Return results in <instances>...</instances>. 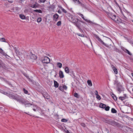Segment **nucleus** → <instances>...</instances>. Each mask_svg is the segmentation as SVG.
Masks as SVG:
<instances>
[{"instance_id":"42","label":"nucleus","mask_w":133,"mask_h":133,"mask_svg":"<svg viewBox=\"0 0 133 133\" xmlns=\"http://www.w3.org/2000/svg\"><path fill=\"white\" fill-rule=\"evenodd\" d=\"M78 94L77 93L75 92L74 94V96L76 97H78Z\"/></svg>"},{"instance_id":"55","label":"nucleus","mask_w":133,"mask_h":133,"mask_svg":"<svg viewBox=\"0 0 133 133\" xmlns=\"http://www.w3.org/2000/svg\"><path fill=\"white\" fill-rule=\"evenodd\" d=\"M57 75V74L56 73V75H55V76H55V77H56V75Z\"/></svg>"},{"instance_id":"20","label":"nucleus","mask_w":133,"mask_h":133,"mask_svg":"<svg viewBox=\"0 0 133 133\" xmlns=\"http://www.w3.org/2000/svg\"><path fill=\"white\" fill-rule=\"evenodd\" d=\"M87 83L88 85L90 86H92V83L91 82L90 80H88L87 81Z\"/></svg>"},{"instance_id":"19","label":"nucleus","mask_w":133,"mask_h":133,"mask_svg":"<svg viewBox=\"0 0 133 133\" xmlns=\"http://www.w3.org/2000/svg\"><path fill=\"white\" fill-rule=\"evenodd\" d=\"M34 11L35 12H37V13H42V11H41V10L40 9H39V10H38V9L35 10H34Z\"/></svg>"},{"instance_id":"34","label":"nucleus","mask_w":133,"mask_h":133,"mask_svg":"<svg viewBox=\"0 0 133 133\" xmlns=\"http://www.w3.org/2000/svg\"><path fill=\"white\" fill-rule=\"evenodd\" d=\"M61 121L64 122H66L67 121V120L63 118L61 120Z\"/></svg>"},{"instance_id":"51","label":"nucleus","mask_w":133,"mask_h":133,"mask_svg":"<svg viewBox=\"0 0 133 133\" xmlns=\"http://www.w3.org/2000/svg\"><path fill=\"white\" fill-rule=\"evenodd\" d=\"M81 125L83 127H85V124L84 123H82L81 124Z\"/></svg>"},{"instance_id":"50","label":"nucleus","mask_w":133,"mask_h":133,"mask_svg":"<svg viewBox=\"0 0 133 133\" xmlns=\"http://www.w3.org/2000/svg\"><path fill=\"white\" fill-rule=\"evenodd\" d=\"M57 12L58 13L60 14H61V11H60V10H58Z\"/></svg>"},{"instance_id":"35","label":"nucleus","mask_w":133,"mask_h":133,"mask_svg":"<svg viewBox=\"0 0 133 133\" xmlns=\"http://www.w3.org/2000/svg\"><path fill=\"white\" fill-rule=\"evenodd\" d=\"M105 110L106 111H109V110L110 107L109 106H107L105 107L104 108Z\"/></svg>"},{"instance_id":"15","label":"nucleus","mask_w":133,"mask_h":133,"mask_svg":"<svg viewBox=\"0 0 133 133\" xmlns=\"http://www.w3.org/2000/svg\"><path fill=\"white\" fill-rule=\"evenodd\" d=\"M99 107L101 108L104 109L106 107V105L105 104L101 103L99 105Z\"/></svg>"},{"instance_id":"26","label":"nucleus","mask_w":133,"mask_h":133,"mask_svg":"<svg viewBox=\"0 0 133 133\" xmlns=\"http://www.w3.org/2000/svg\"><path fill=\"white\" fill-rule=\"evenodd\" d=\"M77 4H80L81 6L84 7L85 8H86V5L82 3L81 2L80 3H78Z\"/></svg>"},{"instance_id":"59","label":"nucleus","mask_w":133,"mask_h":133,"mask_svg":"<svg viewBox=\"0 0 133 133\" xmlns=\"http://www.w3.org/2000/svg\"><path fill=\"white\" fill-rule=\"evenodd\" d=\"M132 22H133V20L132 21Z\"/></svg>"},{"instance_id":"21","label":"nucleus","mask_w":133,"mask_h":133,"mask_svg":"<svg viewBox=\"0 0 133 133\" xmlns=\"http://www.w3.org/2000/svg\"><path fill=\"white\" fill-rule=\"evenodd\" d=\"M111 112L113 113H116L117 112V111L114 108H112L111 110Z\"/></svg>"},{"instance_id":"25","label":"nucleus","mask_w":133,"mask_h":133,"mask_svg":"<svg viewBox=\"0 0 133 133\" xmlns=\"http://www.w3.org/2000/svg\"><path fill=\"white\" fill-rule=\"evenodd\" d=\"M4 63L1 60H0V68H2L4 65Z\"/></svg>"},{"instance_id":"14","label":"nucleus","mask_w":133,"mask_h":133,"mask_svg":"<svg viewBox=\"0 0 133 133\" xmlns=\"http://www.w3.org/2000/svg\"><path fill=\"white\" fill-rule=\"evenodd\" d=\"M111 68L113 70L116 74H117L118 72L117 70V69L113 65L111 66Z\"/></svg>"},{"instance_id":"49","label":"nucleus","mask_w":133,"mask_h":133,"mask_svg":"<svg viewBox=\"0 0 133 133\" xmlns=\"http://www.w3.org/2000/svg\"><path fill=\"white\" fill-rule=\"evenodd\" d=\"M25 113H26V114H28V115H30L31 116H34H34H33V115H31V114H29V112H28V113H27L25 112Z\"/></svg>"},{"instance_id":"22","label":"nucleus","mask_w":133,"mask_h":133,"mask_svg":"<svg viewBox=\"0 0 133 133\" xmlns=\"http://www.w3.org/2000/svg\"><path fill=\"white\" fill-rule=\"evenodd\" d=\"M61 9L63 12H64L65 13H66L67 12V11L64 9L61 6H60L59 7Z\"/></svg>"},{"instance_id":"9","label":"nucleus","mask_w":133,"mask_h":133,"mask_svg":"<svg viewBox=\"0 0 133 133\" xmlns=\"http://www.w3.org/2000/svg\"><path fill=\"white\" fill-rule=\"evenodd\" d=\"M97 39L98 40V41L100 42L102 44L104 45L106 47H109L108 45L107 44H105L103 41L99 38V37Z\"/></svg>"},{"instance_id":"7","label":"nucleus","mask_w":133,"mask_h":133,"mask_svg":"<svg viewBox=\"0 0 133 133\" xmlns=\"http://www.w3.org/2000/svg\"><path fill=\"white\" fill-rule=\"evenodd\" d=\"M78 19L76 18L75 16H73L71 17V20L72 23L74 24L76 23V21H78Z\"/></svg>"},{"instance_id":"31","label":"nucleus","mask_w":133,"mask_h":133,"mask_svg":"<svg viewBox=\"0 0 133 133\" xmlns=\"http://www.w3.org/2000/svg\"><path fill=\"white\" fill-rule=\"evenodd\" d=\"M0 41L2 42H6L5 39L4 38H2L0 39Z\"/></svg>"},{"instance_id":"58","label":"nucleus","mask_w":133,"mask_h":133,"mask_svg":"<svg viewBox=\"0 0 133 133\" xmlns=\"http://www.w3.org/2000/svg\"><path fill=\"white\" fill-rule=\"evenodd\" d=\"M78 35L79 36H81V35H80L78 34Z\"/></svg>"},{"instance_id":"2","label":"nucleus","mask_w":133,"mask_h":133,"mask_svg":"<svg viewBox=\"0 0 133 133\" xmlns=\"http://www.w3.org/2000/svg\"><path fill=\"white\" fill-rule=\"evenodd\" d=\"M9 97L10 98L16 100L19 103L20 102V101L22 98L21 96L17 95H15L12 94L10 95Z\"/></svg>"},{"instance_id":"11","label":"nucleus","mask_w":133,"mask_h":133,"mask_svg":"<svg viewBox=\"0 0 133 133\" xmlns=\"http://www.w3.org/2000/svg\"><path fill=\"white\" fill-rule=\"evenodd\" d=\"M59 76L61 78H63L64 76L63 72L61 70H60L59 72Z\"/></svg>"},{"instance_id":"52","label":"nucleus","mask_w":133,"mask_h":133,"mask_svg":"<svg viewBox=\"0 0 133 133\" xmlns=\"http://www.w3.org/2000/svg\"><path fill=\"white\" fill-rule=\"evenodd\" d=\"M33 4H30V6L33 8Z\"/></svg>"},{"instance_id":"56","label":"nucleus","mask_w":133,"mask_h":133,"mask_svg":"<svg viewBox=\"0 0 133 133\" xmlns=\"http://www.w3.org/2000/svg\"><path fill=\"white\" fill-rule=\"evenodd\" d=\"M131 75H132V76L133 77V73H131Z\"/></svg>"},{"instance_id":"16","label":"nucleus","mask_w":133,"mask_h":133,"mask_svg":"<svg viewBox=\"0 0 133 133\" xmlns=\"http://www.w3.org/2000/svg\"><path fill=\"white\" fill-rule=\"evenodd\" d=\"M54 86L55 88H57L59 84L57 82L55 81H54Z\"/></svg>"},{"instance_id":"10","label":"nucleus","mask_w":133,"mask_h":133,"mask_svg":"<svg viewBox=\"0 0 133 133\" xmlns=\"http://www.w3.org/2000/svg\"><path fill=\"white\" fill-rule=\"evenodd\" d=\"M2 68L8 70L11 69L10 67L9 66L6 65L5 64H4V65L3 66V67H2Z\"/></svg>"},{"instance_id":"18","label":"nucleus","mask_w":133,"mask_h":133,"mask_svg":"<svg viewBox=\"0 0 133 133\" xmlns=\"http://www.w3.org/2000/svg\"><path fill=\"white\" fill-rule=\"evenodd\" d=\"M20 17L22 19H25V16L23 14H20L19 15Z\"/></svg>"},{"instance_id":"24","label":"nucleus","mask_w":133,"mask_h":133,"mask_svg":"<svg viewBox=\"0 0 133 133\" xmlns=\"http://www.w3.org/2000/svg\"><path fill=\"white\" fill-rule=\"evenodd\" d=\"M57 66L59 67V68H61L62 66V64L59 62H58L57 64Z\"/></svg>"},{"instance_id":"3","label":"nucleus","mask_w":133,"mask_h":133,"mask_svg":"<svg viewBox=\"0 0 133 133\" xmlns=\"http://www.w3.org/2000/svg\"><path fill=\"white\" fill-rule=\"evenodd\" d=\"M107 123L114 126H118L119 124L111 120H106Z\"/></svg>"},{"instance_id":"27","label":"nucleus","mask_w":133,"mask_h":133,"mask_svg":"<svg viewBox=\"0 0 133 133\" xmlns=\"http://www.w3.org/2000/svg\"><path fill=\"white\" fill-rule=\"evenodd\" d=\"M65 71L66 73H68L69 72V68L68 67H66L65 68Z\"/></svg>"},{"instance_id":"57","label":"nucleus","mask_w":133,"mask_h":133,"mask_svg":"<svg viewBox=\"0 0 133 133\" xmlns=\"http://www.w3.org/2000/svg\"><path fill=\"white\" fill-rule=\"evenodd\" d=\"M80 22H82V23H84V22H83L82 21H80Z\"/></svg>"},{"instance_id":"30","label":"nucleus","mask_w":133,"mask_h":133,"mask_svg":"<svg viewBox=\"0 0 133 133\" xmlns=\"http://www.w3.org/2000/svg\"><path fill=\"white\" fill-rule=\"evenodd\" d=\"M112 95L113 96H112V97L114 99L115 101H116L117 100V98L116 96L114 94H113Z\"/></svg>"},{"instance_id":"54","label":"nucleus","mask_w":133,"mask_h":133,"mask_svg":"<svg viewBox=\"0 0 133 133\" xmlns=\"http://www.w3.org/2000/svg\"><path fill=\"white\" fill-rule=\"evenodd\" d=\"M29 81H31V80L30 79V78H29Z\"/></svg>"},{"instance_id":"37","label":"nucleus","mask_w":133,"mask_h":133,"mask_svg":"<svg viewBox=\"0 0 133 133\" xmlns=\"http://www.w3.org/2000/svg\"><path fill=\"white\" fill-rule=\"evenodd\" d=\"M2 51V52L0 53L1 54L5 56H8L7 54L6 53L4 52L3 51V50Z\"/></svg>"},{"instance_id":"23","label":"nucleus","mask_w":133,"mask_h":133,"mask_svg":"<svg viewBox=\"0 0 133 133\" xmlns=\"http://www.w3.org/2000/svg\"><path fill=\"white\" fill-rule=\"evenodd\" d=\"M38 4L36 2H35V4H33V8H37L38 6Z\"/></svg>"},{"instance_id":"17","label":"nucleus","mask_w":133,"mask_h":133,"mask_svg":"<svg viewBox=\"0 0 133 133\" xmlns=\"http://www.w3.org/2000/svg\"><path fill=\"white\" fill-rule=\"evenodd\" d=\"M119 20H120V19H119V18L118 17H116L114 21L118 23L120 22V21H119Z\"/></svg>"},{"instance_id":"36","label":"nucleus","mask_w":133,"mask_h":133,"mask_svg":"<svg viewBox=\"0 0 133 133\" xmlns=\"http://www.w3.org/2000/svg\"><path fill=\"white\" fill-rule=\"evenodd\" d=\"M117 90L119 91V92H121L122 91V90L120 87H118L117 88Z\"/></svg>"},{"instance_id":"4","label":"nucleus","mask_w":133,"mask_h":133,"mask_svg":"<svg viewBox=\"0 0 133 133\" xmlns=\"http://www.w3.org/2000/svg\"><path fill=\"white\" fill-rule=\"evenodd\" d=\"M50 59L47 57H45L42 58V62L44 63H48L50 62Z\"/></svg>"},{"instance_id":"53","label":"nucleus","mask_w":133,"mask_h":133,"mask_svg":"<svg viewBox=\"0 0 133 133\" xmlns=\"http://www.w3.org/2000/svg\"><path fill=\"white\" fill-rule=\"evenodd\" d=\"M2 49L0 48V53L1 52H2Z\"/></svg>"},{"instance_id":"33","label":"nucleus","mask_w":133,"mask_h":133,"mask_svg":"<svg viewBox=\"0 0 133 133\" xmlns=\"http://www.w3.org/2000/svg\"><path fill=\"white\" fill-rule=\"evenodd\" d=\"M23 90L24 93L25 94H28V91L27 90H26L25 88H23Z\"/></svg>"},{"instance_id":"41","label":"nucleus","mask_w":133,"mask_h":133,"mask_svg":"<svg viewBox=\"0 0 133 133\" xmlns=\"http://www.w3.org/2000/svg\"><path fill=\"white\" fill-rule=\"evenodd\" d=\"M96 98L99 100L101 99V97L98 95L96 96Z\"/></svg>"},{"instance_id":"28","label":"nucleus","mask_w":133,"mask_h":133,"mask_svg":"<svg viewBox=\"0 0 133 133\" xmlns=\"http://www.w3.org/2000/svg\"><path fill=\"white\" fill-rule=\"evenodd\" d=\"M72 1L75 3H77V4L78 3H81V2H80L79 0H72Z\"/></svg>"},{"instance_id":"46","label":"nucleus","mask_w":133,"mask_h":133,"mask_svg":"<svg viewBox=\"0 0 133 133\" xmlns=\"http://www.w3.org/2000/svg\"><path fill=\"white\" fill-rule=\"evenodd\" d=\"M78 28L79 29V31H80L81 32H83V30L81 29V27H79V28Z\"/></svg>"},{"instance_id":"40","label":"nucleus","mask_w":133,"mask_h":133,"mask_svg":"<svg viewBox=\"0 0 133 133\" xmlns=\"http://www.w3.org/2000/svg\"><path fill=\"white\" fill-rule=\"evenodd\" d=\"M116 16L115 15H113L111 17V18L113 20H114L115 19V18Z\"/></svg>"},{"instance_id":"6","label":"nucleus","mask_w":133,"mask_h":133,"mask_svg":"<svg viewBox=\"0 0 133 133\" xmlns=\"http://www.w3.org/2000/svg\"><path fill=\"white\" fill-rule=\"evenodd\" d=\"M80 20L78 19V21H76L74 24L78 28L81 27V24L80 23Z\"/></svg>"},{"instance_id":"1","label":"nucleus","mask_w":133,"mask_h":133,"mask_svg":"<svg viewBox=\"0 0 133 133\" xmlns=\"http://www.w3.org/2000/svg\"><path fill=\"white\" fill-rule=\"evenodd\" d=\"M19 103L22 104H24L25 107H29L31 105H33L32 104L30 103V102L27 100L23 98H22Z\"/></svg>"},{"instance_id":"45","label":"nucleus","mask_w":133,"mask_h":133,"mask_svg":"<svg viewBox=\"0 0 133 133\" xmlns=\"http://www.w3.org/2000/svg\"><path fill=\"white\" fill-rule=\"evenodd\" d=\"M63 88L65 89H66L67 88V87L65 85H64L63 86Z\"/></svg>"},{"instance_id":"47","label":"nucleus","mask_w":133,"mask_h":133,"mask_svg":"<svg viewBox=\"0 0 133 133\" xmlns=\"http://www.w3.org/2000/svg\"><path fill=\"white\" fill-rule=\"evenodd\" d=\"M95 95L97 96L98 95V92L97 90H96L95 91Z\"/></svg>"},{"instance_id":"5","label":"nucleus","mask_w":133,"mask_h":133,"mask_svg":"<svg viewBox=\"0 0 133 133\" xmlns=\"http://www.w3.org/2000/svg\"><path fill=\"white\" fill-rule=\"evenodd\" d=\"M30 58L33 61L34 60L36 59L37 58V57L34 54H33L32 52H30Z\"/></svg>"},{"instance_id":"29","label":"nucleus","mask_w":133,"mask_h":133,"mask_svg":"<svg viewBox=\"0 0 133 133\" xmlns=\"http://www.w3.org/2000/svg\"><path fill=\"white\" fill-rule=\"evenodd\" d=\"M125 51L128 53L129 55H132V54L128 50L126 49Z\"/></svg>"},{"instance_id":"13","label":"nucleus","mask_w":133,"mask_h":133,"mask_svg":"<svg viewBox=\"0 0 133 133\" xmlns=\"http://www.w3.org/2000/svg\"><path fill=\"white\" fill-rule=\"evenodd\" d=\"M48 7L49 9H51L52 10H54L55 8V5L53 3L52 5H50V6H49Z\"/></svg>"},{"instance_id":"48","label":"nucleus","mask_w":133,"mask_h":133,"mask_svg":"<svg viewBox=\"0 0 133 133\" xmlns=\"http://www.w3.org/2000/svg\"><path fill=\"white\" fill-rule=\"evenodd\" d=\"M59 89L61 90L62 91V87L61 86H59L58 88Z\"/></svg>"},{"instance_id":"8","label":"nucleus","mask_w":133,"mask_h":133,"mask_svg":"<svg viewBox=\"0 0 133 133\" xmlns=\"http://www.w3.org/2000/svg\"><path fill=\"white\" fill-rule=\"evenodd\" d=\"M78 15L80 16H81L82 17V18L86 22H87L88 23H92V22L91 21H89V20H87V19H85L83 17V15L82 14H78Z\"/></svg>"},{"instance_id":"32","label":"nucleus","mask_w":133,"mask_h":133,"mask_svg":"<svg viewBox=\"0 0 133 133\" xmlns=\"http://www.w3.org/2000/svg\"><path fill=\"white\" fill-rule=\"evenodd\" d=\"M61 24V21H58L56 24V25L58 26L60 25Z\"/></svg>"},{"instance_id":"12","label":"nucleus","mask_w":133,"mask_h":133,"mask_svg":"<svg viewBox=\"0 0 133 133\" xmlns=\"http://www.w3.org/2000/svg\"><path fill=\"white\" fill-rule=\"evenodd\" d=\"M59 17L58 15L57 14H55L53 16L54 20L55 21H57V19Z\"/></svg>"},{"instance_id":"39","label":"nucleus","mask_w":133,"mask_h":133,"mask_svg":"<svg viewBox=\"0 0 133 133\" xmlns=\"http://www.w3.org/2000/svg\"><path fill=\"white\" fill-rule=\"evenodd\" d=\"M125 97H119V99L121 100L122 101H123L124 99H125Z\"/></svg>"},{"instance_id":"44","label":"nucleus","mask_w":133,"mask_h":133,"mask_svg":"<svg viewBox=\"0 0 133 133\" xmlns=\"http://www.w3.org/2000/svg\"><path fill=\"white\" fill-rule=\"evenodd\" d=\"M94 36L97 39L99 37L96 35L94 34Z\"/></svg>"},{"instance_id":"43","label":"nucleus","mask_w":133,"mask_h":133,"mask_svg":"<svg viewBox=\"0 0 133 133\" xmlns=\"http://www.w3.org/2000/svg\"><path fill=\"white\" fill-rule=\"evenodd\" d=\"M37 110V109L36 106H35V107L33 108V110L35 111H36Z\"/></svg>"},{"instance_id":"38","label":"nucleus","mask_w":133,"mask_h":133,"mask_svg":"<svg viewBox=\"0 0 133 133\" xmlns=\"http://www.w3.org/2000/svg\"><path fill=\"white\" fill-rule=\"evenodd\" d=\"M42 19L41 17H39L37 19V22H40L41 21Z\"/></svg>"}]
</instances>
